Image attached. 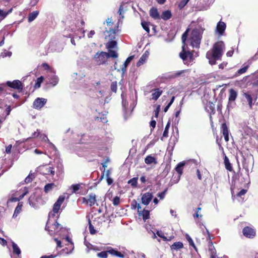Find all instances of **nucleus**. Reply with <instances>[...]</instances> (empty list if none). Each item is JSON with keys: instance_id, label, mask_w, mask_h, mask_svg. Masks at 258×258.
<instances>
[{"instance_id": "obj_58", "label": "nucleus", "mask_w": 258, "mask_h": 258, "mask_svg": "<svg viewBox=\"0 0 258 258\" xmlns=\"http://www.w3.org/2000/svg\"><path fill=\"white\" fill-rule=\"evenodd\" d=\"M247 191V190L246 189H244V188H243L240 191L237 193V197H241L242 196H244Z\"/></svg>"}, {"instance_id": "obj_63", "label": "nucleus", "mask_w": 258, "mask_h": 258, "mask_svg": "<svg viewBox=\"0 0 258 258\" xmlns=\"http://www.w3.org/2000/svg\"><path fill=\"white\" fill-rule=\"evenodd\" d=\"M160 109V106L158 105L157 107V108L154 110V115H155V117L156 118H157V117H158Z\"/></svg>"}, {"instance_id": "obj_64", "label": "nucleus", "mask_w": 258, "mask_h": 258, "mask_svg": "<svg viewBox=\"0 0 258 258\" xmlns=\"http://www.w3.org/2000/svg\"><path fill=\"white\" fill-rule=\"evenodd\" d=\"M42 67L45 70H48L50 69V67L47 63L44 62L42 64Z\"/></svg>"}, {"instance_id": "obj_14", "label": "nucleus", "mask_w": 258, "mask_h": 258, "mask_svg": "<svg viewBox=\"0 0 258 258\" xmlns=\"http://www.w3.org/2000/svg\"><path fill=\"white\" fill-rule=\"evenodd\" d=\"M226 28V25L225 22L221 21L218 22L216 30L220 35H223Z\"/></svg>"}, {"instance_id": "obj_37", "label": "nucleus", "mask_w": 258, "mask_h": 258, "mask_svg": "<svg viewBox=\"0 0 258 258\" xmlns=\"http://www.w3.org/2000/svg\"><path fill=\"white\" fill-rule=\"evenodd\" d=\"M44 79V78L42 76L38 78L35 83L34 88L35 89L40 88L41 87V84L43 82Z\"/></svg>"}, {"instance_id": "obj_16", "label": "nucleus", "mask_w": 258, "mask_h": 258, "mask_svg": "<svg viewBox=\"0 0 258 258\" xmlns=\"http://www.w3.org/2000/svg\"><path fill=\"white\" fill-rule=\"evenodd\" d=\"M28 192V188L27 187H25L24 188V191L21 195H20L19 197H12L9 199L8 201L11 202H16L18 201H20L22 200V199L27 195Z\"/></svg>"}, {"instance_id": "obj_35", "label": "nucleus", "mask_w": 258, "mask_h": 258, "mask_svg": "<svg viewBox=\"0 0 258 258\" xmlns=\"http://www.w3.org/2000/svg\"><path fill=\"white\" fill-rule=\"evenodd\" d=\"M108 52H106V56L107 58L112 57V58H117L118 57L117 53L114 51L112 50L111 49H108Z\"/></svg>"}, {"instance_id": "obj_36", "label": "nucleus", "mask_w": 258, "mask_h": 258, "mask_svg": "<svg viewBox=\"0 0 258 258\" xmlns=\"http://www.w3.org/2000/svg\"><path fill=\"white\" fill-rule=\"evenodd\" d=\"M138 177H135L132 178H131L130 180L128 181V183L130 184L133 187H136L138 185Z\"/></svg>"}, {"instance_id": "obj_20", "label": "nucleus", "mask_w": 258, "mask_h": 258, "mask_svg": "<svg viewBox=\"0 0 258 258\" xmlns=\"http://www.w3.org/2000/svg\"><path fill=\"white\" fill-rule=\"evenodd\" d=\"M107 250L108 253L110 254L115 255L120 258H124V254L121 253L119 251L116 250L112 247H109Z\"/></svg>"}, {"instance_id": "obj_61", "label": "nucleus", "mask_w": 258, "mask_h": 258, "mask_svg": "<svg viewBox=\"0 0 258 258\" xmlns=\"http://www.w3.org/2000/svg\"><path fill=\"white\" fill-rule=\"evenodd\" d=\"M171 166L168 165H166L165 169H164L163 172L165 173L166 175L168 174V173L170 170Z\"/></svg>"}, {"instance_id": "obj_26", "label": "nucleus", "mask_w": 258, "mask_h": 258, "mask_svg": "<svg viewBox=\"0 0 258 258\" xmlns=\"http://www.w3.org/2000/svg\"><path fill=\"white\" fill-rule=\"evenodd\" d=\"M39 14V12L38 11H34L31 12L28 16V21L29 22H31L36 19L38 15Z\"/></svg>"}, {"instance_id": "obj_3", "label": "nucleus", "mask_w": 258, "mask_h": 258, "mask_svg": "<svg viewBox=\"0 0 258 258\" xmlns=\"http://www.w3.org/2000/svg\"><path fill=\"white\" fill-rule=\"evenodd\" d=\"M242 96L245 98L249 107L251 109L252 105L255 103L258 98V90L254 92L251 91H248L246 92H242Z\"/></svg>"}, {"instance_id": "obj_57", "label": "nucleus", "mask_w": 258, "mask_h": 258, "mask_svg": "<svg viewBox=\"0 0 258 258\" xmlns=\"http://www.w3.org/2000/svg\"><path fill=\"white\" fill-rule=\"evenodd\" d=\"M167 192V189L164 190L162 192H159L157 194V196L158 198H160L162 200V199H163L165 198V194Z\"/></svg>"}, {"instance_id": "obj_11", "label": "nucleus", "mask_w": 258, "mask_h": 258, "mask_svg": "<svg viewBox=\"0 0 258 258\" xmlns=\"http://www.w3.org/2000/svg\"><path fill=\"white\" fill-rule=\"evenodd\" d=\"M7 85L8 87L15 89L22 90L23 89L22 84L21 81H19V80H15L12 82L10 81H7Z\"/></svg>"}, {"instance_id": "obj_59", "label": "nucleus", "mask_w": 258, "mask_h": 258, "mask_svg": "<svg viewBox=\"0 0 258 258\" xmlns=\"http://www.w3.org/2000/svg\"><path fill=\"white\" fill-rule=\"evenodd\" d=\"M95 120L97 121H101L102 123H106L107 121V120L106 119V117H97L96 119H95Z\"/></svg>"}, {"instance_id": "obj_5", "label": "nucleus", "mask_w": 258, "mask_h": 258, "mask_svg": "<svg viewBox=\"0 0 258 258\" xmlns=\"http://www.w3.org/2000/svg\"><path fill=\"white\" fill-rule=\"evenodd\" d=\"M106 52L98 51L93 56L94 61L97 65L107 64Z\"/></svg>"}, {"instance_id": "obj_55", "label": "nucleus", "mask_w": 258, "mask_h": 258, "mask_svg": "<svg viewBox=\"0 0 258 258\" xmlns=\"http://www.w3.org/2000/svg\"><path fill=\"white\" fill-rule=\"evenodd\" d=\"M186 238L187 240H188L189 245L193 246V247L195 249H196L195 244L193 240L192 239V238L191 237H190V236H188V235H187V236Z\"/></svg>"}, {"instance_id": "obj_19", "label": "nucleus", "mask_w": 258, "mask_h": 258, "mask_svg": "<svg viewBox=\"0 0 258 258\" xmlns=\"http://www.w3.org/2000/svg\"><path fill=\"white\" fill-rule=\"evenodd\" d=\"M229 96H228V100L229 102H232V101H234L237 98V92L234 89H230L229 91Z\"/></svg>"}, {"instance_id": "obj_9", "label": "nucleus", "mask_w": 258, "mask_h": 258, "mask_svg": "<svg viewBox=\"0 0 258 258\" xmlns=\"http://www.w3.org/2000/svg\"><path fill=\"white\" fill-rule=\"evenodd\" d=\"M47 102V99L43 98H37L33 103V107L36 109H41Z\"/></svg>"}, {"instance_id": "obj_47", "label": "nucleus", "mask_w": 258, "mask_h": 258, "mask_svg": "<svg viewBox=\"0 0 258 258\" xmlns=\"http://www.w3.org/2000/svg\"><path fill=\"white\" fill-rule=\"evenodd\" d=\"M58 78L56 76H54L50 79V83L53 86H55V85H56L58 83Z\"/></svg>"}, {"instance_id": "obj_15", "label": "nucleus", "mask_w": 258, "mask_h": 258, "mask_svg": "<svg viewBox=\"0 0 258 258\" xmlns=\"http://www.w3.org/2000/svg\"><path fill=\"white\" fill-rule=\"evenodd\" d=\"M149 15L154 20H160V15L156 7H152L149 11Z\"/></svg>"}, {"instance_id": "obj_62", "label": "nucleus", "mask_w": 258, "mask_h": 258, "mask_svg": "<svg viewBox=\"0 0 258 258\" xmlns=\"http://www.w3.org/2000/svg\"><path fill=\"white\" fill-rule=\"evenodd\" d=\"M12 145H9L6 147V152L7 154H11L12 152Z\"/></svg>"}, {"instance_id": "obj_17", "label": "nucleus", "mask_w": 258, "mask_h": 258, "mask_svg": "<svg viewBox=\"0 0 258 258\" xmlns=\"http://www.w3.org/2000/svg\"><path fill=\"white\" fill-rule=\"evenodd\" d=\"M139 216H142L144 221H146L147 219L150 218V212L148 210L143 209L142 211L141 209H140V211L138 212Z\"/></svg>"}, {"instance_id": "obj_24", "label": "nucleus", "mask_w": 258, "mask_h": 258, "mask_svg": "<svg viewBox=\"0 0 258 258\" xmlns=\"http://www.w3.org/2000/svg\"><path fill=\"white\" fill-rule=\"evenodd\" d=\"M171 17V12L169 10H166L163 12L162 14L160 16V19L167 21L170 19Z\"/></svg>"}, {"instance_id": "obj_46", "label": "nucleus", "mask_w": 258, "mask_h": 258, "mask_svg": "<svg viewBox=\"0 0 258 258\" xmlns=\"http://www.w3.org/2000/svg\"><path fill=\"white\" fill-rule=\"evenodd\" d=\"M143 29L145 30L147 33H149L150 28L149 27V23L147 22L143 21L141 23Z\"/></svg>"}, {"instance_id": "obj_18", "label": "nucleus", "mask_w": 258, "mask_h": 258, "mask_svg": "<svg viewBox=\"0 0 258 258\" xmlns=\"http://www.w3.org/2000/svg\"><path fill=\"white\" fill-rule=\"evenodd\" d=\"M185 162L184 161L180 162L178 164L176 167H175V170L177 171V172L178 173V178L177 179V180H179V178L182 175V171H183V167L185 166Z\"/></svg>"}, {"instance_id": "obj_52", "label": "nucleus", "mask_w": 258, "mask_h": 258, "mask_svg": "<svg viewBox=\"0 0 258 258\" xmlns=\"http://www.w3.org/2000/svg\"><path fill=\"white\" fill-rule=\"evenodd\" d=\"M71 187L72 188V192L76 193L80 188V185L78 184V183L77 184H73Z\"/></svg>"}, {"instance_id": "obj_41", "label": "nucleus", "mask_w": 258, "mask_h": 258, "mask_svg": "<svg viewBox=\"0 0 258 258\" xmlns=\"http://www.w3.org/2000/svg\"><path fill=\"white\" fill-rule=\"evenodd\" d=\"M189 31V28H187L186 31L183 33L181 36V40L183 43L185 45V41L186 40L187 37L188 35V32Z\"/></svg>"}, {"instance_id": "obj_12", "label": "nucleus", "mask_w": 258, "mask_h": 258, "mask_svg": "<svg viewBox=\"0 0 258 258\" xmlns=\"http://www.w3.org/2000/svg\"><path fill=\"white\" fill-rule=\"evenodd\" d=\"M153 199V194L149 192H147L143 194L141 201L142 203L145 205L149 204L150 202Z\"/></svg>"}, {"instance_id": "obj_40", "label": "nucleus", "mask_w": 258, "mask_h": 258, "mask_svg": "<svg viewBox=\"0 0 258 258\" xmlns=\"http://www.w3.org/2000/svg\"><path fill=\"white\" fill-rule=\"evenodd\" d=\"M88 224L90 233L92 234H95L96 233V230L95 229L94 227H93L90 219H88Z\"/></svg>"}, {"instance_id": "obj_30", "label": "nucleus", "mask_w": 258, "mask_h": 258, "mask_svg": "<svg viewBox=\"0 0 258 258\" xmlns=\"http://www.w3.org/2000/svg\"><path fill=\"white\" fill-rule=\"evenodd\" d=\"M135 56L134 55H132V56H130L129 57H128L125 60V61L124 62V64H123V67H122L121 68V70L123 72H124V71H125L126 70V68L127 67V66L129 64V63H130V62L132 60H133Z\"/></svg>"}, {"instance_id": "obj_28", "label": "nucleus", "mask_w": 258, "mask_h": 258, "mask_svg": "<svg viewBox=\"0 0 258 258\" xmlns=\"http://www.w3.org/2000/svg\"><path fill=\"white\" fill-rule=\"evenodd\" d=\"M249 68V64H246L245 63L243 64L242 67L241 69L237 70V71L236 73V76H237V75H239L242 74H244V73H246Z\"/></svg>"}, {"instance_id": "obj_33", "label": "nucleus", "mask_w": 258, "mask_h": 258, "mask_svg": "<svg viewBox=\"0 0 258 258\" xmlns=\"http://www.w3.org/2000/svg\"><path fill=\"white\" fill-rule=\"evenodd\" d=\"M54 186H55L54 183H47L44 186V190L45 193H48L51 190Z\"/></svg>"}, {"instance_id": "obj_31", "label": "nucleus", "mask_w": 258, "mask_h": 258, "mask_svg": "<svg viewBox=\"0 0 258 258\" xmlns=\"http://www.w3.org/2000/svg\"><path fill=\"white\" fill-rule=\"evenodd\" d=\"M183 247V244L181 242H176L171 245V248L172 249H175L176 250L182 248Z\"/></svg>"}, {"instance_id": "obj_25", "label": "nucleus", "mask_w": 258, "mask_h": 258, "mask_svg": "<svg viewBox=\"0 0 258 258\" xmlns=\"http://www.w3.org/2000/svg\"><path fill=\"white\" fill-rule=\"evenodd\" d=\"M106 33V37H108L110 40H114L115 39L116 30L114 28H110L109 31L106 30L105 33Z\"/></svg>"}, {"instance_id": "obj_27", "label": "nucleus", "mask_w": 258, "mask_h": 258, "mask_svg": "<svg viewBox=\"0 0 258 258\" xmlns=\"http://www.w3.org/2000/svg\"><path fill=\"white\" fill-rule=\"evenodd\" d=\"M224 164L227 170L229 171H232V166L230 163L227 156L226 155H225L224 158Z\"/></svg>"}, {"instance_id": "obj_7", "label": "nucleus", "mask_w": 258, "mask_h": 258, "mask_svg": "<svg viewBox=\"0 0 258 258\" xmlns=\"http://www.w3.org/2000/svg\"><path fill=\"white\" fill-rule=\"evenodd\" d=\"M97 197L95 193H90L86 197L82 198L83 203L86 204L89 207H92L93 205L97 204Z\"/></svg>"}, {"instance_id": "obj_4", "label": "nucleus", "mask_w": 258, "mask_h": 258, "mask_svg": "<svg viewBox=\"0 0 258 258\" xmlns=\"http://www.w3.org/2000/svg\"><path fill=\"white\" fill-rule=\"evenodd\" d=\"M179 56L183 61L185 64H189L194 61V53L189 51H186L185 46L182 47V51L179 54Z\"/></svg>"}, {"instance_id": "obj_38", "label": "nucleus", "mask_w": 258, "mask_h": 258, "mask_svg": "<svg viewBox=\"0 0 258 258\" xmlns=\"http://www.w3.org/2000/svg\"><path fill=\"white\" fill-rule=\"evenodd\" d=\"M45 175H54L55 174L54 168L52 167L49 166L46 168V172L44 173Z\"/></svg>"}, {"instance_id": "obj_34", "label": "nucleus", "mask_w": 258, "mask_h": 258, "mask_svg": "<svg viewBox=\"0 0 258 258\" xmlns=\"http://www.w3.org/2000/svg\"><path fill=\"white\" fill-rule=\"evenodd\" d=\"M117 42L114 40H110V41L106 43V47L107 49H112L116 47Z\"/></svg>"}, {"instance_id": "obj_44", "label": "nucleus", "mask_w": 258, "mask_h": 258, "mask_svg": "<svg viewBox=\"0 0 258 258\" xmlns=\"http://www.w3.org/2000/svg\"><path fill=\"white\" fill-rule=\"evenodd\" d=\"M188 1L187 0H182L178 5V8L180 10H182L187 5Z\"/></svg>"}, {"instance_id": "obj_53", "label": "nucleus", "mask_w": 258, "mask_h": 258, "mask_svg": "<svg viewBox=\"0 0 258 258\" xmlns=\"http://www.w3.org/2000/svg\"><path fill=\"white\" fill-rule=\"evenodd\" d=\"M219 124L221 129H227V125L225 120L222 119L219 120Z\"/></svg>"}, {"instance_id": "obj_43", "label": "nucleus", "mask_w": 258, "mask_h": 258, "mask_svg": "<svg viewBox=\"0 0 258 258\" xmlns=\"http://www.w3.org/2000/svg\"><path fill=\"white\" fill-rule=\"evenodd\" d=\"M97 256L99 258H107L108 252L106 251H102L101 252L97 253Z\"/></svg>"}, {"instance_id": "obj_54", "label": "nucleus", "mask_w": 258, "mask_h": 258, "mask_svg": "<svg viewBox=\"0 0 258 258\" xmlns=\"http://www.w3.org/2000/svg\"><path fill=\"white\" fill-rule=\"evenodd\" d=\"M201 210V207H199L196 209L195 213L194 214V217L195 218H199V217H200V218L202 217V215H200L199 214V212L200 210Z\"/></svg>"}, {"instance_id": "obj_56", "label": "nucleus", "mask_w": 258, "mask_h": 258, "mask_svg": "<svg viewBox=\"0 0 258 258\" xmlns=\"http://www.w3.org/2000/svg\"><path fill=\"white\" fill-rule=\"evenodd\" d=\"M223 131V136L224 137V139L226 141H229V132L228 130H222Z\"/></svg>"}, {"instance_id": "obj_8", "label": "nucleus", "mask_w": 258, "mask_h": 258, "mask_svg": "<svg viewBox=\"0 0 258 258\" xmlns=\"http://www.w3.org/2000/svg\"><path fill=\"white\" fill-rule=\"evenodd\" d=\"M242 232L244 236L250 239L254 238L256 234L255 229L249 226L244 227Z\"/></svg>"}, {"instance_id": "obj_49", "label": "nucleus", "mask_w": 258, "mask_h": 258, "mask_svg": "<svg viewBox=\"0 0 258 258\" xmlns=\"http://www.w3.org/2000/svg\"><path fill=\"white\" fill-rule=\"evenodd\" d=\"M117 88V82L115 81L112 82L110 84V89H111V91L114 93H116Z\"/></svg>"}, {"instance_id": "obj_45", "label": "nucleus", "mask_w": 258, "mask_h": 258, "mask_svg": "<svg viewBox=\"0 0 258 258\" xmlns=\"http://www.w3.org/2000/svg\"><path fill=\"white\" fill-rule=\"evenodd\" d=\"M38 139L40 140L41 141L47 142L48 141V137L45 134H41L40 133H39V134H37Z\"/></svg>"}, {"instance_id": "obj_1", "label": "nucleus", "mask_w": 258, "mask_h": 258, "mask_svg": "<svg viewBox=\"0 0 258 258\" xmlns=\"http://www.w3.org/2000/svg\"><path fill=\"white\" fill-rule=\"evenodd\" d=\"M225 49V45L223 41H218L214 43L211 49L206 54L209 63L212 65L215 64L217 60H221Z\"/></svg>"}, {"instance_id": "obj_39", "label": "nucleus", "mask_w": 258, "mask_h": 258, "mask_svg": "<svg viewBox=\"0 0 258 258\" xmlns=\"http://www.w3.org/2000/svg\"><path fill=\"white\" fill-rule=\"evenodd\" d=\"M131 206L132 209H135L136 208H138V212L140 211V209H141V207L140 204L138 203L136 200H133L131 203Z\"/></svg>"}, {"instance_id": "obj_60", "label": "nucleus", "mask_w": 258, "mask_h": 258, "mask_svg": "<svg viewBox=\"0 0 258 258\" xmlns=\"http://www.w3.org/2000/svg\"><path fill=\"white\" fill-rule=\"evenodd\" d=\"M157 234L158 236L162 238L164 240H170L171 239H167L166 237L164 236L162 232L157 231Z\"/></svg>"}, {"instance_id": "obj_32", "label": "nucleus", "mask_w": 258, "mask_h": 258, "mask_svg": "<svg viewBox=\"0 0 258 258\" xmlns=\"http://www.w3.org/2000/svg\"><path fill=\"white\" fill-rule=\"evenodd\" d=\"M148 55L146 53H144L143 55L140 58L139 60L137 63V66L140 67L141 65L144 64L147 59Z\"/></svg>"}, {"instance_id": "obj_51", "label": "nucleus", "mask_w": 258, "mask_h": 258, "mask_svg": "<svg viewBox=\"0 0 258 258\" xmlns=\"http://www.w3.org/2000/svg\"><path fill=\"white\" fill-rule=\"evenodd\" d=\"M120 203V198L119 197L116 196L113 198L112 200V203L115 206L119 205Z\"/></svg>"}, {"instance_id": "obj_42", "label": "nucleus", "mask_w": 258, "mask_h": 258, "mask_svg": "<svg viewBox=\"0 0 258 258\" xmlns=\"http://www.w3.org/2000/svg\"><path fill=\"white\" fill-rule=\"evenodd\" d=\"M13 11V9H11L7 12H5L4 10H0V16L2 17L3 19L8 16V14H10Z\"/></svg>"}, {"instance_id": "obj_10", "label": "nucleus", "mask_w": 258, "mask_h": 258, "mask_svg": "<svg viewBox=\"0 0 258 258\" xmlns=\"http://www.w3.org/2000/svg\"><path fill=\"white\" fill-rule=\"evenodd\" d=\"M65 197L64 196H60L58 197L57 200L55 202L53 205L52 211L54 214H57L59 212V210L60 208L61 205L64 202Z\"/></svg>"}, {"instance_id": "obj_13", "label": "nucleus", "mask_w": 258, "mask_h": 258, "mask_svg": "<svg viewBox=\"0 0 258 258\" xmlns=\"http://www.w3.org/2000/svg\"><path fill=\"white\" fill-rule=\"evenodd\" d=\"M205 109L210 114V119H212V115L214 114L215 113V104L214 103L209 102H207L205 106Z\"/></svg>"}, {"instance_id": "obj_2", "label": "nucleus", "mask_w": 258, "mask_h": 258, "mask_svg": "<svg viewBox=\"0 0 258 258\" xmlns=\"http://www.w3.org/2000/svg\"><path fill=\"white\" fill-rule=\"evenodd\" d=\"M202 38V33L200 30L198 28H194L190 34L189 41L190 45L193 47H200Z\"/></svg>"}, {"instance_id": "obj_50", "label": "nucleus", "mask_w": 258, "mask_h": 258, "mask_svg": "<svg viewBox=\"0 0 258 258\" xmlns=\"http://www.w3.org/2000/svg\"><path fill=\"white\" fill-rule=\"evenodd\" d=\"M174 100H175V97H174V96H173L171 99V100L170 101V102L167 104L166 107H165L164 109V111L165 112H167L168 109L169 108L170 106L172 104Z\"/></svg>"}, {"instance_id": "obj_6", "label": "nucleus", "mask_w": 258, "mask_h": 258, "mask_svg": "<svg viewBox=\"0 0 258 258\" xmlns=\"http://www.w3.org/2000/svg\"><path fill=\"white\" fill-rule=\"evenodd\" d=\"M61 228L62 227L61 226V225L56 221L51 225H49V223L47 222L45 228V229L48 231V233L51 235L58 232Z\"/></svg>"}, {"instance_id": "obj_21", "label": "nucleus", "mask_w": 258, "mask_h": 258, "mask_svg": "<svg viewBox=\"0 0 258 258\" xmlns=\"http://www.w3.org/2000/svg\"><path fill=\"white\" fill-rule=\"evenodd\" d=\"M162 93L163 91L160 88L153 89L152 94V99L157 100Z\"/></svg>"}, {"instance_id": "obj_48", "label": "nucleus", "mask_w": 258, "mask_h": 258, "mask_svg": "<svg viewBox=\"0 0 258 258\" xmlns=\"http://www.w3.org/2000/svg\"><path fill=\"white\" fill-rule=\"evenodd\" d=\"M22 210V205L20 206L19 204H18V206L16 207L14 213L13 214V217H17L18 214H19Z\"/></svg>"}, {"instance_id": "obj_23", "label": "nucleus", "mask_w": 258, "mask_h": 258, "mask_svg": "<svg viewBox=\"0 0 258 258\" xmlns=\"http://www.w3.org/2000/svg\"><path fill=\"white\" fill-rule=\"evenodd\" d=\"M145 162L146 164L150 165L152 164H157L158 162L155 157H153L152 155L147 156L145 159Z\"/></svg>"}, {"instance_id": "obj_29", "label": "nucleus", "mask_w": 258, "mask_h": 258, "mask_svg": "<svg viewBox=\"0 0 258 258\" xmlns=\"http://www.w3.org/2000/svg\"><path fill=\"white\" fill-rule=\"evenodd\" d=\"M12 249L13 253L16 254L18 256L21 254V249L19 248L17 244L14 242H12Z\"/></svg>"}, {"instance_id": "obj_22", "label": "nucleus", "mask_w": 258, "mask_h": 258, "mask_svg": "<svg viewBox=\"0 0 258 258\" xmlns=\"http://www.w3.org/2000/svg\"><path fill=\"white\" fill-rule=\"evenodd\" d=\"M209 250L210 252V258H214V255L216 254V251L214 248V245L210 238H209Z\"/></svg>"}]
</instances>
